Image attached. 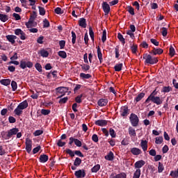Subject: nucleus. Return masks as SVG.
<instances>
[{
	"mask_svg": "<svg viewBox=\"0 0 178 178\" xmlns=\"http://www.w3.org/2000/svg\"><path fill=\"white\" fill-rule=\"evenodd\" d=\"M58 56H60V58H63V59H66V58H67V54H66V51H58Z\"/></svg>",
	"mask_w": 178,
	"mask_h": 178,
	"instance_id": "2f4dec72",
	"label": "nucleus"
},
{
	"mask_svg": "<svg viewBox=\"0 0 178 178\" xmlns=\"http://www.w3.org/2000/svg\"><path fill=\"white\" fill-rule=\"evenodd\" d=\"M79 76L82 80H88V79L92 77L90 74H85L83 72L80 74Z\"/></svg>",
	"mask_w": 178,
	"mask_h": 178,
	"instance_id": "bb28decb",
	"label": "nucleus"
},
{
	"mask_svg": "<svg viewBox=\"0 0 178 178\" xmlns=\"http://www.w3.org/2000/svg\"><path fill=\"white\" fill-rule=\"evenodd\" d=\"M138 48V47L137 46V44H134V45L131 46V51L132 54H137Z\"/></svg>",
	"mask_w": 178,
	"mask_h": 178,
	"instance_id": "6e6d98bb",
	"label": "nucleus"
},
{
	"mask_svg": "<svg viewBox=\"0 0 178 178\" xmlns=\"http://www.w3.org/2000/svg\"><path fill=\"white\" fill-rule=\"evenodd\" d=\"M36 18L37 13L35 11H33V14L31 15L29 22L25 24L27 29H31V23H33Z\"/></svg>",
	"mask_w": 178,
	"mask_h": 178,
	"instance_id": "423d86ee",
	"label": "nucleus"
},
{
	"mask_svg": "<svg viewBox=\"0 0 178 178\" xmlns=\"http://www.w3.org/2000/svg\"><path fill=\"white\" fill-rule=\"evenodd\" d=\"M19 63V67L21 69H26V67L31 69V67H33V62L31 61H26L24 60H22Z\"/></svg>",
	"mask_w": 178,
	"mask_h": 178,
	"instance_id": "0eeeda50",
	"label": "nucleus"
},
{
	"mask_svg": "<svg viewBox=\"0 0 178 178\" xmlns=\"http://www.w3.org/2000/svg\"><path fill=\"white\" fill-rule=\"evenodd\" d=\"M81 67L83 70V72H88V70H90V65L87 64L81 65Z\"/></svg>",
	"mask_w": 178,
	"mask_h": 178,
	"instance_id": "58836bf2",
	"label": "nucleus"
},
{
	"mask_svg": "<svg viewBox=\"0 0 178 178\" xmlns=\"http://www.w3.org/2000/svg\"><path fill=\"white\" fill-rule=\"evenodd\" d=\"M131 152L133 155H140V154H141V149L138 147H132L131 149Z\"/></svg>",
	"mask_w": 178,
	"mask_h": 178,
	"instance_id": "a878e982",
	"label": "nucleus"
},
{
	"mask_svg": "<svg viewBox=\"0 0 178 178\" xmlns=\"http://www.w3.org/2000/svg\"><path fill=\"white\" fill-rule=\"evenodd\" d=\"M153 102V104H156V105H161L163 104V100L161 99V97L156 96L154 97H151L150 99H147L145 101V104H149V102Z\"/></svg>",
	"mask_w": 178,
	"mask_h": 178,
	"instance_id": "7ed1b4c3",
	"label": "nucleus"
},
{
	"mask_svg": "<svg viewBox=\"0 0 178 178\" xmlns=\"http://www.w3.org/2000/svg\"><path fill=\"white\" fill-rule=\"evenodd\" d=\"M35 67L36 70H38V72H39V73H42V66L41 65L40 63H36L35 65Z\"/></svg>",
	"mask_w": 178,
	"mask_h": 178,
	"instance_id": "4c0bfd02",
	"label": "nucleus"
},
{
	"mask_svg": "<svg viewBox=\"0 0 178 178\" xmlns=\"http://www.w3.org/2000/svg\"><path fill=\"white\" fill-rule=\"evenodd\" d=\"M76 178H84L86 177V170H79L77 171H75L74 173Z\"/></svg>",
	"mask_w": 178,
	"mask_h": 178,
	"instance_id": "4468645a",
	"label": "nucleus"
},
{
	"mask_svg": "<svg viewBox=\"0 0 178 178\" xmlns=\"http://www.w3.org/2000/svg\"><path fill=\"white\" fill-rule=\"evenodd\" d=\"M170 91H172V87L164 86L163 87V90H161V92H170Z\"/></svg>",
	"mask_w": 178,
	"mask_h": 178,
	"instance_id": "a18cd8bd",
	"label": "nucleus"
},
{
	"mask_svg": "<svg viewBox=\"0 0 178 178\" xmlns=\"http://www.w3.org/2000/svg\"><path fill=\"white\" fill-rule=\"evenodd\" d=\"M58 147H65L66 145V142L62 141V139H59L57 142Z\"/></svg>",
	"mask_w": 178,
	"mask_h": 178,
	"instance_id": "4d7b16f0",
	"label": "nucleus"
},
{
	"mask_svg": "<svg viewBox=\"0 0 178 178\" xmlns=\"http://www.w3.org/2000/svg\"><path fill=\"white\" fill-rule=\"evenodd\" d=\"M118 40H120V42L123 44V45L126 44V40L124 39V38H123V35H122V33H118Z\"/></svg>",
	"mask_w": 178,
	"mask_h": 178,
	"instance_id": "72a5a7b5",
	"label": "nucleus"
},
{
	"mask_svg": "<svg viewBox=\"0 0 178 178\" xmlns=\"http://www.w3.org/2000/svg\"><path fill=\"white\" fill-rule=\"evenodd\" d=\"M149 54H153V55H162L163 54V49L159 48L156 49L155 47L149 52Z\"/></svg>",
	"mask_w": 178,
	"mask_h": 178,
	"instance_id": "f3484780",
	"label": "nucleus"
},
{
	"mask_svg": "<svg viewBox=\"0 0 178 178\" xmlns=\"http://www.w3.org/2000/svg\"><path fill=\"white\" fill-rule=\"evenodd\" d=\"M40 55L42 56V58H48V56H49V53L48 51L42 49L40 51Z\"/></svg>",
	"mask_w": 178,
	"mask_h": 178,
	"instance_id": "f704fd0d",
	"label": "nucleus"
},
{
	"mask_svg": "<svg viewBox=\"0 0 178 178\" xmlns=\"http://www.w3.org/2000/svg\"><path fill=\"white\" fill-rule=\"evenodd\" d=\"M163 170H165V167L163 166V164L161 162H159L158 172L159 173H162Z\"/></svg>",
	"mask_w": 178,
	"mask_h": 178,
	"instance_id": "ea45409f",
	"label": "nucleus"
},
{
	"mask_svg": "<svg viewBox=\"0 0 178 178\" xmlns=\"http://www.w3.org/2000/svg\"><path fill=\"white\" fill-rule=\"evenodd\" d=\"M143 59H145V63L149 64V65H155L157 62H159L158 60V58L154 57L152 58V56L147 54H143Z\"/></svg>",
	"mask_w": 178,
	"mask_h": 178,
	"instance_id": "f03ea898",
	"label": "nucleus"
},
{
	"mask_svg": "<svg viewBox=\"0 0 178 178\" xmlns=\"http://www.w3.org/2000/svg\"><path fill=\"white\" fill-rule=\"evenodd\" d=\"M170 176H172L173 178H177L178 177V172L177 170L175 171H171Z\"/></svg>",
	"mask_w": 178,
	"mask_h": 178,
	"instance_id": "69168bd1",
	"label": "nucleus"
},
{
	"mask_svg": "<svg viewBox=\"0 0 178 178\" xmlns=\"http://www.w3.org/2000/svg\"><path fill=\"white\" fill-rule=\"evenodd\" d=\"M56 91L57 92V95H58V94H61V95L58 97V98H62V97H63L64 95H66V92L69 91V88L60 86V87L56 88Z\"/></svg>",
	"mask_w": 178,
	"mask_h": 178,
	"instance_id": "39448f33",
	"label": "nucleus"
},
{
	"mask_svg": "<svg viewBox=\"0 0 178 178\" xmlns=\"http://www.w3.org/2000/svg\"><path fill=\"white\" fill-rule=\"evenodd\" d=\"M162 143H163V137L159 136L156 138V140H155L156 144L160 145V144H162Z\"/></svg>",
	"mask_w": 178,
	"mask_h": 178,
	"instance_id": "79ce46f5",
	"label": "nucleus"
},
{
	"mask_svg": "<svg viewBox=\"0 0 178 178\" xmlns=\"http://www.w3.org/2000/svg\"><path fill=\"white\" fill-rule=\"evenodd\" d=\"M0 83L2 84V86H10V79H1L0 80Z\"/></svg>",
	"mask_w": 178,
	"mask_h": 178,
	"instance_id": "c85d7f7f",
	"label": "nucleus"
},
{
	"mask_svg": "<svg viewBox=\"0 0 178 178\" xmlns=\"http://www.w3.org/2000/svg\"><path fill=\"white\" fill-rule=\"evenodd\" d=\"M140 147L145 152L148 149V142L147 140H141Z\"/></svg>",
	"mask_w": 178,
	"mask_h": 178,
	"instance_id": "393cba45",
	"label": "nucleus"
},
{
	"mask_svg": "<svg viewBox=\"0 0 178 178\" xmlns=\"http://www.w3.org/2000/svg\"><path fill=\"white\" fill-rule=\"evenodd\" d=\"M161 34H162L163 37H166V35H168L167 28H165V27L161 28Z\"/></svg>",
	"mask_w": 178,
	"mask_h": 178,
	"instance_id": "5fc2aeb1",
	"label": "nucleus"
},
{
	"mask_svg": "<svg viewBox=\"0 0 178 178\" xmlns=\"http://www.w3.org/2000/svg\"><path fill=\"white\" fill-rule=\"evenodd\" d=\"M81 98H83V95H78V96L75 98V102H76L77 104H81Z\"/></svg>",
	"mask_w": 178,
	"mask_h": 178,
	"instance_id": "0e129e2a",
	"label": "nucleus"
},
{
	"mask_svg": "<svg viewBox=\"0 0 178 178\" xmlns=\"http://www.w3.org/2000/svg\"><path fill=\"white\" fill-rule=\"evenodd\" d=\"M145 97V94L144 92L139 93L134 99V103L137 104V102H140L143 98Z\"/></svg>",
	"mask_w": 178,
	"mask_h": 178,
	"instance_id": "412c9836",
	"label": "nucleus"
},
{
	"mask_svg": "<svg viewBox=\"0 0 178 178\" xmlns=\"http://www.w3.org/2000/svg\"><path fill=\"white\" fill-rule=\"evenodd\" d=\"M175 54H176V51H175V48L172 47V46H170V56H175Z\"/></svg>",
	"mask_w": 178,
	"mask_h": 178,
	"instance_id": "338daca9",
	"label": "nucleus"
},
{
	"mask_svg": "<svg viewBox=\"0 0 178 178\" xmlns=\"http://www.w3.org/2000/svg\"><path fill=\"white\" fill-rule=\"evenodd\" d=\"M97 57L99 63H102V62H104V58H102V52L101 51V48H99V46H98L97 48Z\"/></svg>",
	"mask_w": 178,
	"mask_h": 178,
	"instance_id": "cd10ccee",
	"label": "nucleus"
},
{
	"mask_svg": "<svg viewBox=\"0 0 178 178\" xmlns=\"http://www.w3.org/2000/svg\"><path fill=\"white\" fill-rule=\"evenodd\" d=\"M100 169H101V165L97 164L95 165L93 168H92L91 172L92 173H97V172H98V170H99Z\"/></svg>",
	"mask_w": 178,
	"mask_h": 178,
	"instance_id": "473e14b6",
	"label": "nucleus"
},
{
	"mask_svg": "<svg viewBox=\"0 0 178 178\" xmlns=\"http://www.w3.org/2000/svg\"><path fill=\"white\" fill-rule=\"evenodd\" d=\"M97 105L99 106H106L108 105V99H100L97 102Z\"/></svg>",
	"mask_w": 178,
	"mask_h": 178,
	"instance_id": "b1692460",
	"label": "nucleus"
},
{
	"mask_svg": "<svg viewBox=\"0 0 178 178\" xmlns=\"http://www.w3.org/2000/svg\"><path fill=\"white\" fill-rule=\"evenodd\" d=\"M127 175L124 172H121L120 174H115L112 172L109 178H126Z\"/></svg>",
	"mask_w": 178,
	"mask_h": 178,
	"instance_id": "2eb2a0df",
	"label": "nucleus"
},
{
	"mask_svg": "<svg viewBox=\"0 0 178 178\" xmlns=\"http://www.w3.org/2000/svg\"><path fill=\"white\" fill-rule=\"evenodd\" d=\"M49 26H50L49 21H48V19H44L43 20V27H44V29H47V28L49 27Z\"/></svg>",
	"mask_w": 178,
	"mask_h": 178,
	"instance_id": "8fccbe9b",
	"label": "nucleus"
},
{
	"mask_svg": "<svg viewBox=\"0 0 178 178\" xmlns=\"http://www.w3.org/2000/svg\"><path fill=\"white\" fill-rule=\"evenodd\" d=\"M79 26H80V27H82V29H86V27H87V21L86 20V18L82 17L79 19Z\"/></svg>",
	"mask_w": 178,
	"mask_h": 178,
	"instance_id": "aec40b11",
	"label": "nucleus"
},
{
	"mask_svg": "<svg viewBox=\"0 0 178 178\" xmlns=\"http://www.w3.org/2000/svg\"><path fill=\"white\" fill-rule=\"evenodd\" d=\"M11 87H12L13 91H15L16 90H17V83L15 81H12Z\"/></svg>",
	"mask_w": 178,
	"mask_h": 178,
	"instance_id": "c03bdc74",
	"label": "nucleus"
},
{
	"mask_svg": "<svg viewBox=\"0 0 178 178\" xmlns=\"http://www.w3.org/2000/svg\"><path fill=\"white\" fill-rule=\"evenodd\" d=\"M59 45H60V49H63L65 48V46L66 45V41L60 40Z\"/></svg>",
	"mask_w": 178,
	"mask_h": 178,
	"instance_id": "bf43d9fd",
	"label": "nucleus"
},
{
	"mask_svg": "<svg viewBox=\"0 0 178 178\" xmlns=\"http://www.w3.org/2000/svg\"><path fill=\"white\" fill-rule=\"evenodd\" d=\"M89 35H90V37L92 41L94 42V31H92V27L89 28Z\"/></svg>",
	"mask_w": 178,
	"mask_h": 178,
	"instance_id": "3c124183",
	"label": "nucleus"
},
{
	"mask_svg": "<svg viewBox=\"0 0 178 178\" xmlns=\"http://www.w3.org/2000/svg\"><path fill=\"white\" fill-rule=\"evenodd\" d=\"M41 113L42 115H44V116H47V115H49L51 113V110L42 109Z\"/></svg>",
	"mask_w": 178,
	"mask_h": 178,
	"instance_id": "680f3d73",
	"label": "nucleus"
},
{
	"mask_svg": "<svg viewBox=\"0 0 178 178\" xmlns=\"http://www.w3.org/2000/svg\"><path fill=\"white\" fill-rule=\"evenodd\" d=\"M66 154H68V155H70V156H71V158H73V156H74L75 153L74 151L73 152V150L70 149H67L65 150Z\"/></svg>",
	"mask_w": 178,
	"mask_h": 178,
	"instance_id": "49530a36",
	"label": "nucleus"
},
{
	"mask_svg": "<svg viewBox=\"0 0 178 178\" xmlns=\"http://www.w3.org/2000/svg\"><path fill=\"white\" fill-rule=\"evenodd\" d=\"M38 9L39 15H40V16H45V8L41 6H38Z\"/></svg>",
	"mask_w": 178,
	"mask_h": 178,
	"instance_id": "37998d69",
	"label": "nucleus"
},
{
	"mask_svg": "<svg viewBox=\"0 0 178 178\" xmlns=\"http://www.w3.org/2000/svg\"><path fill=\"white\" fill-rule=\"evenodd\" d=\"M6 38H7L8 41H9V42H10L12 45H13V44L16 42L15 40L17 38V36L15 35H8L6 36Z\"/></svg>",
	"mask_w": 178,
	"mask_h": 178,
	"instance_id": "a211bd4d",
	"label": "nucleus"
},
{
	"mask_svg": "<svg viewBox=\"0 0 178 178\" xmlns=\"http://www.w3.org/2000/svg\"><path fill=\"white\" fill-rule=\"evenodd\" d=\"M140 176H141V170L136 169V170L134 173L133 178H140Z\"/></svg>",
	"mask_w": 178,
	"mask_h": 178,
	"instance_id": "c9c22d12",
	"label": "nucleus"
},
{
	"mask_svg": "<svg viewBox=\"0 0 178 178\" xmlns=\"http://www.w3.org/2000/svg\"><path fill=\"white\" fill-rule=\"evenodd\" d=\"M129 134L131 137H136L137 136L136 130L131 127L129 128Z\"/></svg>",
	"mask_w": 178,
	"mask_h": 178,
	"instance_id": "c756f323",
	"label": "nucleus"
},
{
	"mask_svg": "<svg viewBox=\"0 0 178 178\" xmlns=\"http://www.w3.org/2000/svg\"><path fill=\"white\" fill-rule=\"evenodd\" d=\"M74 154L76 156H79V158H84V154L80 150H75Z\"/></svg>",
	"mask_w": 178,
	"mask_h": 178,
	"instance_id": "864d4df0",
	"label": "nucleus"
},
{
	"mask_svg": "<svg viewBox=\"0 0 178 178\" xmlns=\"http://www.w3.org/2000/svg\"><path fill=\"white\" fill-rule=\"evenodd\" d=\"M140 47H142V48H145L147 49L148 48V43L147 42L143 41L140 43Z\"/></svg>",
	"mask_w": 178,
	"mask_h": 178,
	"instance_id": "774afa93",
	"label": "nucleus"
},
{
	"mask_svg": "<svg viewBox=\"0 0 178 178\" xmlns=\"http://www.w3.org/2000/svg\"><path fill=\"white\" fill-rule=\"evenodd\" d=\"M119 46H117L115 48V58L116 59H119V57L120 56V54H119Z\"/></svg>",
	"mask_w": 178,
	"mask_h": 178,
	"instance_id": "052dcab7",
	"label": "nucleus"
},
{
	"mask_svg": "<svg viewBox=\"0 0 178 178\" xmlns=\"http://www.w3.org/2000/svg\"><path fill=\"white\" fill-rule=\"evenodd\" d=\"M120 113L123 118L129 115V107L127 106H123L120 108Z\"/></svg>",
	"mask_w": 178,
	"mask_h": 178,
	"instance_id": "f8f14e48",
	"label": "nucleus"
},
{
	"mask_svg": "<svg viewBox=\"0 0 178 178\" xmlns=\"http://www.w3.org/2000/svg\"><path fill=\"white\" fill-rule=\"evenodd\" d=\"M72 34V43L73 44V45H74V44H76V38H77V36L76 35V33H74V31H72L71 32Z\"/></svg>",
	"mask_w": 178,
	"mask_h": 178,
	"instance_id": "a19ab883",
	"label": "nucleus"
},
{
	"mask_svg": "<svg viewBox=\"0 0 178 178\" xmlns=\"http://www.w3.org/2000/svg\"><path fill=\"white\" fill-rule=\"evenodd\" d=\"M25 144V149L28 152V154H30V152H31V148L33 147V140H31V139L26 138Z\"/></svg>",
	"mask_w": 178,
	"mask_h": 178,
	"instance_id": "1a4fd4ad",
	"label": "nucleus"
},
{
	"mask_svg": "<svg viewBox=\"0 0 178 178\" xmlns=\"http://www.w3.org/2000/svg\"><path fill=\"white\" fill-rule=\"evenodd\" d=\"M44 134V131L41 129H38L34 131L33 136H35V137H38V136H41V134Z\"/></svg>",
	"mask_w": 178,
	"mask_h": 178,
	"instance_id": "de8ad7c7",
	"label": "nucleus"
},
{
	"mask_svg": "<svg viewBox=\"0 0 178 178\" xmlns=\"http://www.w3.org/2000/svg\"><path fill=\"white\" fill-rule=\"evenodd\" d=\"M157 95H158V91H156V89H155V90L150 94V95L147 97V99L154 98V97H156Z\"/></svg>",
	"mask_w": 178,
	"mask_h": 178,
	"instance_id": "13d9d810",
	"label": "nucleus"
},
{
	"mask_svg": "<svg viewBox=\"0 0 178 178\" xmlns=\"http://www.w3.org/2000/svg\"><path fill=\"white\" fill-rule=\"evenodd\" d=\"M145 165V161L144 160H139L134 163L135 169H140Z\"/></svg>",
	"mask_w": 178,
	"mask_h": 178,
	"instance_id": "6ab92c4d",
	"label": "nucleus"
},
{
	"mask_svg": "<svg viewBox=\"0 0 178 178\" xmlns=\"http://www.w3.org/2000/svg\"><path fill=\"white\" fill-rule=\"evenodd\" d=\"M17 133H19L18 128H13L8 131V134L6 136V140H9L12 136H16Z\"/></svg>",
	"mask_w": 178,
	"mask_h": 178,
	"instance_id": "6e6552de",
	"label": "nucleus"
},
{
	"mask_svg": "<svg viewBox=\"0 0 178 178\" xmlns=\"http://www.w3.org/2000/svg\"><path fill=\"white\" fill-rule=\"evenodd\" d=\"M102 42H105L106 41V30H104L102 33Z\"/></svg>",
	"mask_w": 178,
	"mask_h": 178,
	"instance_id": "e2e57ef3",
	"label": "nucleus"
},
{
	"mask_svg": "<svg viewBox=\"0 0 178 178\" xmlns=\"http://www.w3.org/2000/svg\"><path fill=\"white\" fill-rule=\"evenodd\" d=\"M29 107V102L27 100H24V102L19 104L17 108L14 111V113L17 116H20L22 113H23V110L26 109Z\"/></svg>",
	"mask_w": 178,
	"mask_h": 178,
	"instance_id": "f257e3e1",
	"label": "nucleus"
},
{
	"mask_svg": "<svg viewBox=\"0 0 178 178\" xmlns=\"http://www.w3.org/2000/svg\"><path fill=\"white\" fill-rule=\"evenodd\" d=\"M110 136L112 137V138H115L116 137V133L115 132V129L110 128L109 129Z\"/></svg>",
	"mask_w": 178,
	"mask_h": 178,
	"instance_id": "603ef678",
	"label": "nucleus"
},
{
	"mask_svg": "<svg viewBox=\"0 0 178 178\" xmlns=\"http://www.w3.org/2000/svg\"><path fill=\"white\" fill-rule=\"evenodd\" d=\"M127 11L129 12V13H130V15H131L132 16H134L135 15L134 8L133 7H131V6H129L127 7Z\"/></svg>",
	"mask_w": 178,
	"mask_h": 178,
	"instance_id": "09e8293b",
	"label": "nucleus"
},
{
	"mask_svg": "<svg viewBox=\"0 0 178 178\" xmlns=\"http://www.w3.org/2000/svg\"><path fill=\"white\" fill-rule=\"evenodd\" d=\"M122 67H123V63L116 64L114 66V70L115 72H120V70H122Z\"/></svg>",
	"mask_w": 178,
	"mask_h": 178,
	"instance_id": "e433bc0d",
	"label": "nucleus"
},
{
	"mask_svg": "<svg viewBox=\"0 0 178 178\" xmlns=\"http://www.w3.org/2000/svg\"><path fill=\"white\" fill-rule=\"evenodd\" d=\"M15 35H19L21 40H26V33H24L22 29H17L15 30Z\"/></svg>",
	"mask_w": 178,
	"mask_h": 178,
	"instance_id": "9d476101",
	"label": "nucleus"
},
{
	"mask_svg": "<svg viewBox=\"0 0 178 178\" xmlns=\"http://www.w3.org/2000/svg\"><path fill=\"white\" fill-rule=\"evenodd\" d=\"M0 20L1 22H3V23H5L9 20V17L5 14H0Z\"/></svg>",
	"mask_w": 178,
	"mask_h": 178,
	"instance_id": "7c9ffc66",
	"label": "nucleus"
},
{
	"mask_svg": "<svg viewBox=\"0 0 178 178\" xmlns=\"http://www.w3.org/2000/svg\"><path fill=\"white\" fill-rule=\"evenodd\" d=\"M102 8L106 15H109V12H111V6H109L106 1L102 3Z\"/></svg>",
	"mask_w": 178,
	"mask_h": 178,
	"instance_id": "9b49d317",
	"label": "nucleus"
},
{
	"mask_svg": "<svg viewBox=\"0 0 178 178\" xmlns=\"http://www.w3.org/2000/svg\"><path fill=\"white\" fill-rule=\"evenodd\" d=\"M48 155L47 154H41L39 158V161L40 163H45L46 162H48Z\"/></svg>",
	"mask_w": 178,
	"mask_h": 178,
	"instance_id": "5701e85b",
	"label": "nucleus"
},
{
	"mask_svg": "<svg viewBox=\"0 0 178 178\" xmlns=\"http://www.w3.org/2000/svg\"><path fill=\"white\" fill-rule=\"evenodd\" d=\"M106 161H113L115 159V154L112 152V151L109 152L107 155L104 156Z\"/></svg>",
	"mask_w": 178,
	"mask_h": 178,
	"instance_id": "4be33fe9",
	"label": "nucleus"
},
{
	"mask_svg": "<svg viewBox=\"0 0 178 178\" xmlns=\"http://www.w3.org/2000/svg\"><path fill=\"white\" fill-rule=\"evenodd\" d=\"M80 165H81V159L76 157L74 161V165L71 166V169L72 170H76V169H77L76 167H79Z\"/></svg>",
	"mask_w": 178,
	"mask_h": 178,
	"instance_id": "ddd939ff",
	"label": "nucleus"
},
{
	"mask_svg": "<svg viewBox=\"0 0 178 178\" xmlns=\"http://www.w3.org/2000/svg\"><path fill=\"white\" fill-rule=\"evenodd\" d=\"M129 120L133 127H137V126H138L140 120L138 119V116H137V115H136L135 113H131Z\"/></svg>",
	"mask_w": 178,
	"mask_h": 178,
	"instance_id": "20e7f679",
	"label": "nucleus"
},
{
	"mask_svg": "<svg viewBox=\"0 0 178 178\" xmlns=\"http://www.w3.org/2000/svg\"><path fill=\"white\" fill-rule=\"evenodd\" d=\"M95 124L96 126H100V127H104L108 124V120H97L95 121Z\"/></svg>",
	"mask_w": 178,
	"mask_h": 178,
	"instance_id": "dca6fc26",
	"label": "nucleus"
}]
</instances>
